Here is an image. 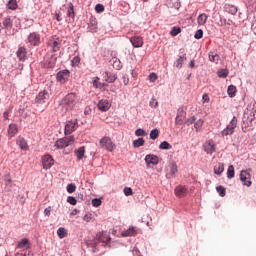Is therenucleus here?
<instances>
[{
    "label": "nucleus",
    "mask_w": 256,
    "mask_h": 256,
    "mask_svg": "<svg viewBox=\"0 0 256 256\" xmlns=\"http://www.w3.org/2000/svg\"><path fill=\"white\" fill-rule=\"evenodd\" d=\"M79 101L81 99L79 96L73 92L68 93L61 101V105L63 109L66 111H73L75 109V106L78 105Z\"/></svg>",
    "instance_id": "obj_1"
},
{
    "label": "nucleus",
    "mask_w": 256,
    "mask_h": 256,
    "mask_svg": "<svg viewBox=\"0 0 256 256\" xmlns=\"http://www.w3.org/2000/svg\"><path fill=\"white\" fill-rule=\"evenodd\" d=\"M74 143H75V136H69V137L58 139L55 142L54 147H56V149H67V150H64V153H71L73 151L72 145Z\"/></svg>",
    "instance_id": "obj_2"
},
{
    "label": "nucleus",
    "mask_w": 256,
    "mask_h": 256,
    "mask_svg": "<svg viewBox=\"0 0 256 256\" xmlns=\"http://www.w3.org/2000/svg\"><path fill=\"white\" fill-rule=\"evenodd\" d=\"M253 121H255V110L246 111L242 118V129L253 127Z\"/></svg>",
    "instance_id": "obj_3"
},
{
    "label": "nucleus",
    "mask_w": 256,
    "mask_h": 256,
    "mask_svg": "<svg viewBox=\"0 0 256 256\" xmlns=\"http://www.w3.org/2000/svg\"><path fill=\"white\" fill-rule=\"evenodd\" d=\"M99 146L101 149H105L106 151H109L110 153H113L116 149V145L113 143V140H111V137L104 136L99 141Z\"/></svg>",
    "instance_id": "obj_4"
},
{
    "label": "nucleus",
    "mask_w": 256,
    "mask_h": 256,
    "mask_svg": "<svg viewBox=\"0 0 256 256\" xmlns=\"http://www.w3.org/2000/svg\"><path fill=\"white\" fill-rule=\"evenodd\" d=\"M26 44L29 47H39L41 45V34L39 32H31L26 38Z\"/></svg>",
    "instance_id": "obj_5"
},
{
    "label": "nucleus",
    "mask_w": 256,
    "mask_h": 256,
    "mask_svg": "<svg viewBox=\"0 0 256 256\" xmlns=\"http://www.w3.org/2000/svg\"><path fill=\"white\" fill-rule=\"evenodd\" d=\"M236 128H237V117L234 116L230 121V123L222 131V136L227 137V135H233V133H235Z\"/></svg>",
    "instance_id": "obj_6"
},
{
    "label": "nucleus",
    "mask_w": 256,
    "mask_h": 256,
    "mask_svg": "<svg viewBox=\"0 0 256 256\" xmlns=\"http://www.w3.org/2000/svg\"><path fill=\"white\" fill-rule=\"evenodd\" d=\"M47 46L51 47L53 53H57L59 49H61V40L59 37L52 36L48 41H47Z\"/></svg>",
    "instance_id": "obj_7"
},
{
    "label": "nucleus",
    "mask_w": 256,
    "mask_h": 256,
    "mask_svg": "<svg viewBox=\"0 0 256 256\" xmlns=\"http://www.w3.org/2000/svg\"><path fill=\"white\" fill-rule=\"evenodd\" d=\"M69 77H71V72L69 70H62L57 73L56 81L61 85H65L69 81Z\"/></svg>",
    "instance_id": "obj_8"
},
{
    "label": "nucleus",
    "mask_w": 256,
    "mask_h": 256,
    "mask_svg": "<svg viewBox=\"0 0 256 256\" xmlns=\"http://www.w3.org/2000/svg\"><path fill=\"white\" fill-rule=\"evenodd\" d=\"M78 128H79V122L77 121V119H72L68 121L67 124L65 125V135H71V133H73L74 131H77Z\"/></svg>",
    "instance_id": "obj_9"
},
{
    "label": "nucleus",
    "mask_w": 256,
    "mask_h": 256,
    "mask_svg": "<svg viewBox=\"0 0 256 256\" xmlns=\"http://www.w3.org/2000/svg\"><path fill=\"white\" fill-rule=\"evenodd\" d=\"M42 165L43 169H51L53 165H55V160H53V157L49 154H46L42 157Z\"/></svg>",
    "instance_id": "obj_10"
},
{
    "label": "nucleus",
    "mask_w": 256,
    "mask_h": 256,
    "mask_svg": "<svg viewBox=\"0 0 256 256\" xmlns=\"http://www.w3.org/2000/svg\"><path fill=\"white\" fill-rule=\"evenodd\" d=\"M240 180L242 181L243 185H245L246 187H251L252 185L251 174L246 170H242L240 172Z\"/></svg>",
    "instance_id": "obj_11"
},
{
    "label": "nucleus",
    "mask_w": 256,
    "mask_h": 256,
    "mask_svg": "<svg viewBox=\"0 0 256 256\" xmlns=\"http://www.w3.org/2000/svg\"><path fill=\"white\" fill-rule=\"evenodd\" d=\"M203 149L205 151V153H207V155H213V153H215V142L209 140L207 142L204 143L203 145Z\"/></svg>",
    "instance_id": "obj_12"
},
{
    "label": "nucleus",
    "mask_w": 256,
    "mask_h": 256,
    "mask_svg": "<svg viewBox=\"0 0 256 256\" xmlns=\"http://www.w3.org/2000/svg\"><path fill=\"white\" fill-rule=\"evenodd\" d=\"M97 107L99 111H102V112L109 111V109H111V102H109V100L107 99H102L98 102Z\"/></svg>",
    "instance_id": "obj_13"
},
{
    "label": "nucleus",
    "mask_w": 256,
    "mask_h": 256,
    "mask_svg": "<svg viewBox=\"0 0 256 256\" xmlns=\"http://www.w3.org/2000/svg\"><path fill=\"white\" fill-rule=\"evenodd\" d=\"M145 162L147 163V165H158L159 157L155 154H148L145 157Z\"/></svg>",
    "instance_id": "obj_14"
},
{
    "label": "nucleus",
    "mask_w": 256,
    "mask_h": 256,
    "mask_svg": "<svg viewBox=\"0 0 256 256\" xmlns=\"http://www.w3.org/2000/svg\"><path fill=\"white\" fill-rule=\"evenodd\" d=\"M16 55L19 61H25V59H27V48H25V46H19Z\"/></svg>",
    "instance_id": "obj_15"
},
{
    "label": "nucleus",
    "mask_w": 256,
    "mask_h": 256,
    "mask_svg": "<svg viewBox=\"0 0 256 256\" xmlns=\"http://www.w3.org/2000/svg\"><path fill=\"white\" fill-rule=\"evenodd\" d=\"M47 99H49V92L44 90L36 96V103H45Z\"/></svg>",
    "instance_id": "obj_16"
},
{
    "label": "nucleus",
    "mask_w": 256,
    "mask_h": 256,
    "mask_svg": "<svg viewBox=\"0 0 256 256\" xmlns=\"http://www.w3.org/2000/svg\"><path fill=\"white\" fill-rule=\"evenodd\" d=\"M174 193L176 197H185V195H187V187L181 185L177 186L174 190Z\"/></svg>",
    "instance_id": "obj_17"
},
{
    "label": "nucleus",
    "mask_w": 256,
    "mask_h": 256,
    "mask_svg": "<svg viewBox=\"0 0 256 256\" xmlns=\"http://www.w3.org/2000/svg\"><path fill=\"white\" fill-rule=\"evenodd\" d=\"M133 47L139 48L143 45V38L141 36H134L130 38Z\"/></svg>",
    "instance_id": "obj_18"
},
{
    "label": "nucleus",
    "mask_w": 256,
    "mask_h": 256,
    "mask_svg": "<svg viewBox=\"0 0 256 256\" xmlns=\"http://www.w3.org/2000/svg\"><path fill=\"white\" fill-rule=\"evenodd\" d=\"M103 77L107 83H115L117 81V74L104 72Z\"/></svg>",
    "instance_id": "obj_19"
},
{
    "label": "nucleus",
    "mask_w": 256,
    "mask_h": 256,
    "mask_svg": "<svg viewBox=\"0 0 256 256\" xmlns=\"http://www.w3.org/2000/svg\"><path fill=\"white\" fill-rule=\"evenodd\" d=\"M139 233V230L135 227H130L122 233L123 237H135Z\"/></svg>",
    "instance_id": "obj_20"
},
{
    "label": "nucleus",
    "mask_w": 256,
    "mask_h": 256,
    "mask_svg": "<svg viewBox=\"0 0 256 256\" xmlns=\"http://www.w3.org/2000/svg\"><path fill=\"white\" fill-rule=\"evenodd\" d=\"M17 133H19V128L16 124H10L8 127V137L11 139L12 137H15Z\"/></svg>",
    "instance_id": "obj_21"
},
{
    "label": "nucleus",
    "mask_w": 256,
    "mask_h": 256,
    "mask_svg": "<svg viewBox=\"0 0 256 256\" xmlns=\"http://www.w3.org/2000/svg\"><path fill=\"white\" fill-rule=\"evenodd\" d=\"M17 145L22 149L23 151H27L29 149V145L27 144V140L25 138L19 136L17 139Z\"/></svg>",
    "instance_id": "obj_22"
},
{
    "label": "nucleus",
    "mask_w": 256,
    "mask_h": 256,
    "mask_svg": "<svg viewBox=\"0 0 256 256\" xmlns=\"http://www.w3.org/2000/svg\"><path fill=\"white\" fill-rule=\"evenodd\" d=\"M208 59L211 63H215L217 65V63L221 61V56L215 52H209Z\"/></svg>",
    "instance_id": "obj_23"
},
{
    "label": "nucleus",
    "mask_w": 256,
    "mask_h": 256,
    "mask_svg": "<svg viewBox=\"0 0 256 256\" xmlns=\"http://www.w3.org/2000/svg\"><path fill=\"white\" fill-rule=\"evenodd\" d=\"M88 31L91 33H97V20L95 18H91L88 23Z\"/></svg>",
    "instance_id": "obj_24"
},
{
    "label": "nucleus",
    "mask_w": 256,
    "mask_h": 256,
    "mask_svg": "<svg viewBox=\"0 0 256 256\" xmlns=\"http://www.w3.org/2000/svg\"><path fill=\"white\" fill-rule=\"evenodd\" d=\"M78 161H81L85 157V147L82 146L74 151Z\"/></svg>",
    "instance_id": "obj_25"
},
{
    "label": "nucleus",
    "mask_w": 256,
    "mask_h": 256,
    "mask_svg": "<svg viewBox=\"0 0 256 256\" xmlns=\"http://www.w3.org/2000/svg\"><path fill=\"white\" fill-rule=\"evenodd\" d=\"M176 125H181L182 123H185V112L179 111L176 119H175Z\"/></svg>",
    "instance_id": "obj_26"
},
{
    "label": "nucleus",
    "mask_w": 256,
    "mask_h": 256,
    "mask_svg": "<svg viewBox=\"0 0 256 256\" xmlns=\"http://www.w3.org/2000/svg\"><path fill=\"white\" fill-rule=\"evenodd\" d=\"M223 171H225V165L223 163L219 162L218 164H216L214 166L215 175H221V173H223Z\"/></svg>",
    "instance_id": "obj_27"
},
{
    "label": "nucleus",
    "mask_w": 256,
    "mask_h": 256,
    "mask_svg": "<svg viewBox=\"0 0 256 256\" xmlns=\"http://www.w3.org/2000/svg\"><path fill=\"white\" fill-rule=\"evenodd\" d=\"M207 19H209V16L207 14L205 13L200 14L197 18L198 25L200 26L205 25V23H207Z\"/></svg>",
    "instance_id": "obj_28"
},
{
    "label": "nucleus",
    "mask_w": 256,
    "mask_h": 256,
    "mask_svg": "<svg viewBox=\"0 0 256 256\" xmlns=\"http://www.w3.org/2000/svg\"><path fill=\"white\" fill-rule=\"evenodd\" d=\"M29 239L23 238L20 242H18V249H29Z\"/></svg>",
    "instance_id": "obj_29"
},
{
    "label": "nucleus",
    "mask_w": 256,
    "mask_h": 256,
    "mask_svg": "<svg viewBox=\"0 0 256 256\" xmlns=\"http://www.w3.org/2000/svg\"><path fill=\"white\" fill-rule=\"evenodd\" d=\"M2 25L4 29H11V27H13V21H11V18L6 17L2 21Z\"/></svg>",
    "instance_id": "obj_30"
},
{
    "label": "nucleus",
    "mask_w": 256,
    "mask_h": 256,
    "mask_svg": "<svg viewBox=\"0 0 256 256\" xmlns=\"http://www.w3.org/2000/svg\"><path fill=\"white\" fill-rule=\"evenodd\" d=\"M4 183L6 187H13V180L11 179V174L8 173L4 176Z\"/></svg>",
    "instance_id": "obj_31"
},
{
    "label": "nucleus",
    "mask_w": 256,
    "mask_h": 256,
    "mask_svg": "<svg viewBox=\"0 0 256 256\" xmlns=\"http://www.w3.org/2000/svg\"><path fill=\"white\" fill-rule=\"evenodd\" d=\"M57 235H58L59 239H65V237H67V229L60 227L57 230Z\"/></svg>",
    "instance_id": "obj_32"
},
{
    "label": "nucleus",
    "mask_w": 256,
    "mask_h": 256,
    "mask_svg": "<svg viewBox=\"0 0 256 256\" xmlns=\"http://www.w3.org/2000/svg\"><path fill=\"white\" fill-rule=\"evenodd\" d=\"M235 177V167L233 165H230L227 169V178L233 179Z\"/></svg>",
    "instance_id": "obj_33"
},
{
    "label": "nucleus",
    "mask_w": 256,
    "mask_h": 256,
    "mask_svg": "<svg viewBox=\"0 0 256 256\" xmlns=\"http://www.w3.org/2000/svg\"><path fill=\"white\" fill-rule=\"evenodd\" d=\"M227 93L229 97H235V95H237V87L230 85L228 87Z\"/></svg>",
    "instance_id": "obj_34"
},
{
    "label": "nucleus",
    "mask_w": 256,
    "mask_h": 256,
    "mask_svg": "<svg viewBox=\"0 0 256 256\" xmlns=\"http://www.w3.org/2000/svg\"><path fill=\"white\" fill-rule=\"evenodd\" d=\"M17 7V0H9V2L7 3V8L10 9L11 11H15Z\"/></svg>",
    "instance_id": "obj_35"
},
{
    "label": "nucleus",
    "mask_w": 256,
    "mask_h": 256,
    "mask_svg": "<svg viewBox=\"0 0 256 256\" xmlns=\"http://www.w3.org/2000/svg\"><path fill=\"white\" fill-rule=\"evenodd\" d=\"M145 145V139L143 138H138L137 140L133 141V147H143Z\"/></svg>",
    "instance_id": "obj_36"
},
{
    "label": "nucleus",
    "mask_w": 256,
    "mask_h": 256,
    "mask_svg": "<svg viewBox=\"0 0 256 256\" xmlns=\"http://www.w3.org/2000/svg\"><path fill=\"white\" fill-rule=\"evenodd\" d=\"M186 60H187V57L185 56V54H184V56H180V57L177 59V61H176V67H177L178 69H181V67H183L184 61H186Z\"/></svg>",
    "instance_id": "obj_37"
},
{
    "label": "nucleus",
    "mask_w": 256,
    "mask_h": 256,
    "mask_svg": "<svg viewBox=\"0 0 256 256\" xmlns=\"http://www.w3.org/2000/svg\"><path fill=\"white\" fill-rule=\"evenodd\" d=\"M67 17H71V19H75V10L73 8V3L69 4V9L67 11Z\"/></svg>",
    "instance_id": "obj_38"
},
{
    "label": "nucleus",
    "mask_w": 256,
    "mask_h": 256,
    "mask_svg": "<svg viewBox=\"0 0 256 256\" xmlns=\"http://www.w3.org/2000/svg\"><path fill=\"white\" fill-rule=\"evenodd\" d=\"M203 123H205L203 119H199L194 122V128L196 129V131H201V128L203 127Z\"/></svg>",
    "instance_id": "obj_39"
},
{
    "label": "nucleus",
    "mask_w": 256,
    "mask_h": 256,
    "mask_svg": "<svg viewBox=\"0 0 256 256\" xmlns=\"http://www.w3.org/2000/svg\"><path fill=\"white\" fill-rule=\"evenodd\" d=\"M218 77L225 79L227 78V75H229V72L225 69L218 70L217 72Z\"/></svg>",
    "instance_id": "obj_40"
},
{
    "label": "nucleus",
    "mask_w": 256,
    "mask_h": 256,
    "mask_svg": "<svg viewBox=\"0 0 256 256\" xmlns=\"http://www.w3.org/2000/svg\"><path fill=\"white\" fill-rule=\"evenodd\" d=\"M159 149H173V146L171 144H169V142L167 141H163L160 145H159Z\"/></svg>",
    "instance_id": "obj_41"
},
{
    "label": "nucleus",
    "mask_w": 256,
    "mask_h": 256,
    "mask_svg": "<svg viewBox=\"0 0 256 256\" xmlns=\"http://www.w3.org/2000/svg\"><path fill=\"white\" fill-rule=\"evenodd\" d=\"M217 193L220 195V197H225L226 195V189L223 186L216 187Z\"/></svg>",
    "instance_id": "obj_42"
},
{
    "label": "nucleus",
    "mask_w": 256,
    "mask_h": 256,
    "mask_svg": "<svg viewBox=\"0 0 256 256\" xmlns=\"http://www.w3.org/2000/svg\"><path fill=\"white\" fill-rule=\"evenodd\" d=\"M66 190L68 193H75V191H77V186H75L73 183L68 184Z\"/></svg>",
    "instance_id": "obj_43"
},
{
    "label": "nucleus",
    "mask_w": 256,
    "mask_h": 256,
    "mask_svg": "<svg viewBox=\"0 0 256 256\" xmlns=\"http://www.w3.org/2000/svg\"><path fill=\"white\" fill-rule=\"evenodd\" d=\"M159 137V130L158 129H153L150 132V139H153V141H155V139H157Z\"/></svg>",
    "instance_id": "obj_44"
},
{
    "label": "nucleus",
    "mask_w": 256,
    "mask_h": 256,
    "mask_svg": "<svg viewBox=\"0 0 256 256\" xmlns=\"http://www.w3.org/2000/svg\"><path fill=\"white\" fill-rule=\"evenodd\" d=\"M148 79L150 81V83H155L157 79H159V77L157 76V74H155L154 72L150 73V75L148 76Z\"/></svg>",
    "instance_id": "obj_45"
},
{
    "label": "nucleus",
    "mask_w": 256,
    "mask_h": 256,
    "mask_svg": "<svg viewBox=\"0 0 256 256\" xmlns=\"http://www.w3.org/2000/svg\"><path fill=\"white\" fill-rule=\"evenodd\" d=\"M135 135L137 137H145V135H147V132H145V130L139 128L135 131Z\"/></svg>",
    "instance_id": "obj_46"
},
{
    "label": "nucleus",
    "mask_w": 256,
    "mask_h": 256,
    "mask_svg": "<svg viewBox=\"0 0 256 256\" xmlns=\"http://www.w3.org/2000/svg\"><path fill=\"white\" fill-rule=\"evenodd\" d=\"M178 33H181V29L179 27H173L170 35H172V37H177Z\"/></svg>",
    "instance_id": "obj_47"
},
{
    "label": "nucleus",
    "mask_w": 256,
    "mask_h": 256,
    "mask_svg": "<svg viewBox=\"0 0 256 256\" xmlns=\"http://www.w3.org/2000/svg\"><path fill=\"white\" fill-rule=\"evenodd\" d=\"M150 107H152L153 109H157V107H159V102L155 99V98H152L150 100V103H149Z\"/></svg>",
    "instance_id": "obj_48"
},
{
    "label": "nucleus",
    "mask_w": 256,
    "mask_h": 256,
    "mask_svg": "<svg viewBox=\"0 0 256 256\" xmlns=\"http://www.w3.org/2000/svg\"><path fill=\"white\" fill-rule=\"evenodd\" d=\"M95 11L96 13H103V11H105V6H103V4H97L95 6Z\"/></svg>",
    "instance_id": "obj_49"
},
{
    "label": "nucleus",
    "mask_w": 256,
    "mask_h": 256,
    "mask_svg": "<svg viewBox=\"0 0 256 256\" xmlns=\"http://www.w3.org/2000/svg\"><path fill=\"white\" fill-rule=\"evenodd\" d=\"M67 203H69L70 205H77V199H75V197L73 196H68Z\"/></svg>",
    "instance_id": "obj_50"
},
{
    "label": "nucleus",
    "mask_w": 256,
    "mask_h": 256,
    "mask_svg": "<svg viewBox=\"0 0 256 256\" xmlns=\"http://www.w3.org/2000/svg\"><path fill=\"white\" fill-rule=\"evenodd\" d=\"M124 195H126V197H129V196L133 195V189H131L130 187H125L124 188Z\"/></svg>",
    "instance_id": "obj_51"
},
{
    "label": "nucleus",
    "mask_w": 256,
    "mask_h": 256,
    "mask_svg": "<svg viewBox=\"0 0 256 256\" xmlns=\"http://www.w3.org/2000/svg\"><path fill=\"white\" fill-rule=\"evenodd\" d=\"M195 39H203V30L199 29L194 35Z\"/></svg>",
    "instance_id": "obj_52"
},
{
    "label": "nucleus",
    "mask_w": 256,
    "mask_h": 256,
    "mask_svg": "<svg viewBox=\"0 0 256 256\" xmlns=\"http://www.w3.org/2000/svg\"><path fill=\"white\" fill-rule=\"evenodd\" d=\"M79 63H81V58L79 56H75L73 59H72V64L77 67V65H79Z\"/></svg>",
    "instance_id": "obj_53"
},
{
    "label": "nucleus",
    "mask_w": 256,
    "mask_h": 256,
    "mask_svg": "<svg viewBox=\"0 0 256 256\" xmlns=\"http://www.w3.org/2000/svg\"><path fill=\"white\" fill-rule=\"evenodd\" d=\"M195 121H197V118L195 116H192L191 118H188L186 121V125H193L195 124Z\"/></svg>",
    "instance_id": "obj_54"
},
{
    "label": "nucleus",
    "mask_w": 256,
    "mask_h": 256,
    "mask_svg": "<svg viewBox=\"0 0 256 256\" xmlns=\"http://www.w3.org/2000/svg\"><path fill=\"white\" fill-rule=\"evenodd\" d=\"M92 219H93V214H86L83 217V221H86V223H89L90 221H92Z\"/></svg>",
    "instance_id": "obj_55"
},
{
    "label": "nucleus",
    "mask_w": 256,
    "mask_h": 256,
    "mask_svg": "<svg viewBox=\"0 0 256 256\" xmlns=\"http://www.w3.org/2000/svg\"><path fill=\"white\" fill-rule=\"evenodd\" d=\"M92 205H93V207H100V205H101V199H93L92 200Z\"/></svg>",
    "instance_id": "obj_56"
},
{
    "label": "nucleus",
    "mask_w": 256,
    "mask_h": 256,
    "mask_svg": "<svg viewBox=\"0 0 256 256\" xmlns=\"http://www.w3.org/2000/svg\"><path fill=\"white\" fill-rule=\"evenodd\" d=\"M177 165L176 164H173L170 168V174L171 175H175L177 173Z\"/></svg>",
    "instance_id": "obj_57"
},
{
    "label": "nucleus",
    "mask_w": 256,
    "mask_h": 256,
    "mask_svg": "<svg viewBox=\"0 0 256 256\" xmlns=\"http://www.w3.org/2000/svg\"><path fill=\"white\" fill-rule=\"evenodd\" d=\"M124 85H129V76L127 74H124L122 76Z\"/></svg>",
    "instance_id": "obj_58"
},
{
    "label": "nucleus",
    "mask_w": 256,
    "mask_h": 256,
    "mask_svg": "<svg viewBox=\"0 0 256 256\" xmlns=\"http://www.w3.org/2000/svg\"><path fill=\"white\" fill-rule=\"evenodd\" d=\"M96 239H97V241H100V242H102V243H105V236H103V234H98L97 236H96Z\"/></svg>",
    "instance_id": "obj_59"
},
{
    "label": "nucleus",
    "mask_w": 256,
    "mask_h": 256,
    "mask_svg": "<svg viewBox=\"0 0 256 256\" xmlns=\"http://www.w3.org/2000/svg\"><path fill=\"white\" fill-rule=\"evenodd\" d=\"M228 13H231V15H235L237 13V8L235 6H231L230 10H228Z\"/></svg>",
    "instance_id": "obj_60"
},
{
    "label": "nucleus",
    "mask_w": 256,
    "mask_h": 256,
    "mask_svg": "<svg viewBox=\"0 0 256 256\" xmlns=\"http://www.w3.org/2000/svg\"><path fill=\"white\" fill-rule=\"evenodd\" d=\"M202 100H203V103H209V95L208 94H203Z\"/></svg>",
    "instance_id": "obj_61"
},
{
    "label": "nucleus",
    "mask_w": 256,
    "mask_h": 256,
    "mask_svg": "<svg viewBox=\"0 0 256 256\" xmlns=\"http://www.w3.org/2000/svg\"><path fill=\"white\" fill-rule=\"evenodd\" d=\"M44 215H46V217H50L51 215V207H48L44 210Z\"/></svg>",
    "instance_id": "obj_62"
},
{
    "label": "nucleus",
    "mask_w": 256,
    "mask_h": 256,
    "mask_svg": "<svg viewBox=\"0 0 256 256\" xmlns=\"http://www.w3.org/2000/svg\"><path fill=\"white\" fill-rule=\"evenodd\" d=\"M3 118L5 119V121L9 120V111L6 110V111L3 113Z\"/></svg>",
    "instance_id": "obj_63"
},
{
    "label": "nucleus",
    "mask_w": 256,
    "mask_h": 256,
    "mask_svg": "<svg viewBox=\"0 0 256 256\" xmlns=\"http://www.w3.org/2000/svg\"><path fill=\"white\" fill-rule=\"evenodd\" d=\"M137 75H138V73H137L135 70H132L131 76H132L134 79H137Z\"/></svg>",
    "instance_id": "obj_64"
}]
</instances>
